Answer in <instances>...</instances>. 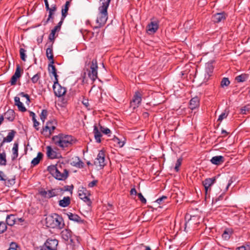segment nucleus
<instances>
[{
  "label": "nucleus",
  "mask_w": 250,
  "mask_h": 250,
  "mask_svg": "<svg viewBox=\"0 0 250 250\" xmlns=\"http://www.w3.org/2000/svg\"><path fill=\"white\" fill-rule=\"evenodd\" d=\"M110 1L111 0H100L101 5L98 8L99 13L96 20L98 25L93 28L94 30L101 28L106 23L108 18L107 9Z\"/></svg>",
  "instance_id": "obj_1"
},
{
  "label": "nucleus",
  "mask_w": 250,
  "mask_h": 250,
  "mask_svg": "<svg viewBox=\"0 0 250 250\" xmlns=\"http://www.w3.org/2000/svg\"><path fill=\"white\" fill-rule=\"evenodd\" d=\"M52 141L58 146L64 148L70 146L76 142V140L71 135L60 133L52 137Z\"/></svg>",
  "instance_id": "obj_2"
},
{
  "label": "nucleus",
  "mask_w": 250,
  "mask_h": 250,
  "mask_svg": "<svg viewBox=\"0 0 250 250\" xmlns=\"http://www.w3.org/2000/svg\"><path fill=\"white\" fill-rule=\"evenodd\" d=\"M46 223L53 229H61L65 224L62 216L58 213H53L46 218Z\"/></svg>",
  "instance_id": "obj_3"
},
{
  "label": "nucleus",
  "mask_w": 250,
  "mask_h": 250,
  "mask_svg": "<svg viewBox=\"0 0 250 250\" xmlns=\"http://www.w3.org/2000/svg\"><path fill=\"white\" fill-rule=\"evenodd\" d=\"M185 220L184 230L186 232H188V229H195L200 223L199 217L198 215L191 216L189 214H186Z\"/></svg>",
  "instance_id": "obj_4"
},
{
  "label": "nucleus",
  "mask_w": 250,
  "mask_h": 250,
  "mask_svg": "<svg viewBox=\"0 0 250 250\" xmlns=\"http://www.w3.org/2000/svg\"><path fill=\"white\" fill-rule=\"evenodd\" d=\"M85 66L90 65V70L88 71V76L89 78L94 82L98 78V63L96 59H93L91 61L87 60L85 62Z\"/></svg>",
  "instance_id": "obj_5"
},
{
  "label": "nucleus",
  "mask_w": 250,
  "mask_h": 250,
  "mask_svg": "<svg viewBox=\"0 0 250 250\" xmlns=\"http://www.w3.org/2000/svg\"><path fill=\"white\" fill-rule=\"evenodd\" d=\"M44 3H45V9L46 11H49V15L47 19V20L45 21H42L43 24L44 25H45L49 21H51V22H53L54 20V15L55 13V12L57 9V6L55 2L52 3L51 4V7L49 6V2L48 0H43ZM54 1H56V0H53Z\"/></svg>",
  "instance_id": "obj_6"
},
{
  "label": "nucleus",
  "mask_w": 250,
  "mask_h": 250,
  "mask_svg": "<svg viewBox=\"0 0 250 250\" xmlns=\"http://www.w3.org/2000/svg\"><path fill=\"white\" fill-rule=\"evenodd\" d=\"M216 180V177L214 176L212 178H206L202 181V185L205 188L206 198L207 197V196L209 197L211 187L215 183Z\"/></svg>",
  "instance_id": "obj_7"
},
{
  "label": "nucleus",
  "mask_w": 250,
  "mask_h": 250,
  "mask_svg": "<svg viewBox=\"0 0 250 250\" xmlns=\"http://www.w3.org/2000/svg\"><path fill=\"white\" fill-rule=\"evenodd\" d=\"M58 188H51L47 191L45 190L44 188H41L39 189V194L42 197L44 198L50 199L59 195Z\"/></svg>",
  "instance_id": "obj_8"
},
{
  "label": "nucleus",
  "mask_w": 250,
  "mask_h": 250,
  "mask_svg": "<svg viewBox=\"0 0 250 250\" xmlns=\"http://www.w3.org/2000/svg\"><path fill=\"white\" fill-rule=\"evenodd\" d=\"M58 245V241L57 239H48L41 249H45L46 250H57Z\"/></svg>",
  "instance_id": "obj_9"
},
{
  "label": "nucleus",
  "mask_w": 250,
  "mask_h": 250,
  "mask_svg": "<svg viewBox=\"0 0 250 250\" xmlns=\"http://www.w3.org/2000/svg\"><path fill=\"white\" fill-rule=\"evenodd\" d=\"M59 167L61 169H62L61 165H59V167L57 169V170L56 172V173L54 176V177L58 180H65L67 178L68 176V170L67 169L64 168L63 169V172H61L59 169Z\"/></svg>",
  "instance_id": "obj_10"
},
{
  "label": "nucleus",
  "mask_w": 250,
  "mask_h": 250,
  "mask_svg": "<svg viewBox=\"0 0 250 250\" xmlns=\"http://www.w3.org/2000/svg\"><path fill=\"white\" fill-rule=\"evenodd\" d=\"M142 96L143 94L142 92L139 91H137L135 92L132 100L130 102V104L132 106H133V108L138 107L142 101Z\"/></svg>",
  "instance_id": "obj_11"
},
{
  "label": "nucleus",
  "mask_w": 250,
  "mask_h": 250,
  "mask_svg": "<svg viewBox=\"0 0 250 250\" xmlns=\"http://www.w3.org/2000/svg\"><path fill=\"white\" fill-rule=\"evenodd\" d=\"M105 161V154L104 151L103 150H101L99 151L97 157L96 159V161L94 162V164L100 167L101 168H103L105 164L104 163Z\"/></svg>",
  "instance_id": "obj_12"
},
{
  "label": "nucleus",
  "mask_w": 250,
  "mask_h": 250,
  "mask_svg": "<svg viewBox=\"0 0 250 250\" xmlns=\"http://www.w3.org/2000/svg\"><path fill=\"white\" fill-rule=\"evenodd\" d=\"M16 133L17 132L15 130H10L8 135L6 137H3L2 135L0 133V136H1L0 140L3 138L2 141L0 143V148L3 146L5 143H10L12 142Z\"/></svg>",
  "instance_id": "obj_13"
},
{
  "label": "nucleus",
  "mask_w": 250,
  "mask_h": 250,
  "mask_svg": "<svg viewBox=\"0 0 250 250\" xmlns=\"http://www.w3.org/2000/svg\"><path fill=\"white\" fill-rule=\"evenodd\" d=\"M23 70L21 69L19 64L16 65V71L14 74L12 76L10 80V83L11 85H14L16 84L17 80L21 77V73Z\"/></svg>",
  "instance_id": "obj_14"
},
{
  "label": "nucleus",
  "mask_w": 250,
  "mask_h": 250,
  "mask_svg": "<svg viewBox=\"0 0 250 250\" xmlns=\"http://www.w3.org/2000/svg\"><path fill=\"white\" fill-rule=\"evenodd\" d=\"M214 67L212 63H207L205 65V79L204 80L207 82L210 76H212Z\"/></svg>",
  "instance_id": "obj_15"
},
{
  "label": "nucleus",
  "mask_w": 250,
  "mask_h": 250,
  "mask_svg": "<svg viewBox=\"0 0 250 250\" xmlns=\"http://www.w3.org/2000/svg\"><path fill=\"white\" fill-rule=\"evenodd\" d=\"M159 28V25L156 21H151L150 23L148 24L146 27V32L148 34H153L155 33Z\"/></svg>",
  "instance_id": "obj_16"
},
{
  "label": "nucleus",
  "mask_w": 250,
  "mask_h": 250,
  "mask_svg": "<svg viewBox=\"0 0 250 250\" xmlns=\"http://www.w3.org/2000/svg\"><path fill=\"white\" fill-rule=\"evenodd\" d=\"M0 181H4L7 186H12L15 183V179H8L3 171H0Z\"/></svg>",
  "instance_id": "obj_17"
},
{
  "label": "nucleus",
  "mask_w": 250,
  "mask_h": 250,
  "mask_svg": "<svg viewBox=\"0 0 250 250\" xmlns=\"http://www.w3.org/2000/svg\"><path fill=\"white\" fill-rule=\"evenodd\" d=\"M62 238L65 241L73 243V239H72V232L70 229H65L63 230L61 233Z\"/></svg>",
  "instance_id": "obj_18"
},
{
  "label": "nucleus",
  "mask_w": 250,
  "mask_h": 250,
  "mask_svg": "<svg viewBox=\"0 0 250 250\" xmlns=\"http://www.w3.org/2000/svg\"><path fill=\"white\" fill-rule=\"evenodd\" d=\"M69 219L79 224H84L85 221L82 219L80 216L76 214H73L71 212L66 213Z\"/></svg>",
  "instance_id": "obj_19"
},
{
  "label": "nucleus",
  "mask_w": 250,
  "mask_h": 250,
  "mask_svg": "<svg viewBox=\"0 0 250 250\" xmlns=\"http://www.w3.org/2000/svg\"><path fill=\"white\" fill-rule=\"evenodd\" d=\"M55 96L61 97L66 92V88L62 86L59 83V85H57L56 87H55L54 89H53Z\"/></svg>",
  "instance_id": "obj_20"
},
{
  "label": "nucleus",
  "mask_w": 250,
  "mask_h": 250,
  "mask_svg": "<svg viewBox=\"0 0 250 250\" xmlns=\"http://www.w3.org/2000/svg\"><path fill=\"white\" fill-rule=\"evenodd\" d=\"M226 18V15L224 12L218 13L213 15L212 21L215 23H219L224 21Z\"/></svg>",
  "instance_id": "obj_21"
},
{
  "label": "nucleus",
  "mask_w": 250,
  "mask_h": 250,
  "mask_svg": "<svg viewBox=\"0 0 250 250\" xmlns=\"http://www.w3.org/2000/svg\"><path fill=\"white\" fill-rule=\"evenodd\" d=\"M3 116L4 118L9 122H13L15 118V112L14 110L9 109Z\"/></svg>",
  "instance_id": "obj_22"
},
{
  "label": "nucleus",
  "mask_w": 250,
  "mask_h": 250,
  "mask_svg": "<svg viewBox=\"0 0 250 250\" xmlns=\"http://www.w3.org/2000/svg\"><path fill=\"white\" fill-rule=\"evenodd\" d=\"M225 162V158L223 156H215L213 157L210 162L215 165L219 166Z\"/></svg>",
  "instance_id": "obj_23"
},
{
  "label": "nucleus",
  "mask_w": 250,
  "mask_h": 250,
  "mask_svg": "<svg viewBox=\"0 0 250 250\" xmlns=\"http://www.w3.org/2000/svg\"><path fill=\"white\" fill-rule=\"evenodd\" d=\"M199 104L200 100L199 98L197 97H195L190 100L189 102V107L191 110H193L198 107Z\"/></svg>",
  "instance_id": "obj_24"
},
{
  "label": "nucleus",
  "mask_w": 250,
  "mask_h": 250,
  "mask_svg": "<svg viewBox=\"0 0 250 250\" xmlns=\"http://www.w3.org/2000/svg\"><path fill=\"white\" fill-rule=\"evenodd\" d=\"M93 133L96 142L100 143L101 142V138L102 136V132L99 130L98 126L96 125H94Z\"/></svg>",
  "instance_id": "obj_25"
},
{
  "label": "nucleus",
  "mask_w": 250,
  "mask_h": 250,
  "mask_svg": "<svg viewBox=\"0 0 250 250\" xmlns=\"http://www.w3.org/2000/svg\"><path fill=\"white\" fill-rule=\"evenodd\" d=\"M53 43L49 44L46 50V56L49 61H54L53 53Z\"/></svg>",
  "instance_id": "obj_26"
},
{
  "label": "nucleus",
  "mask_w": 250,
  "mask_h": 250,
  "mask_svg": "<svg viewBox=\"0 0 250 250\" xmlns=\"http://www.w3.org/2000/svg\"><path fill=\"white\" fill-rule=\"evenodd\" d=\"M46 151L47 156L49 158L54 159L58 158L57 152L53 150L51 146H47L46 147Z\"/></svg>",
  "instance_id": "obj_27"
},
{
  "label": "nucleus",
  "mask_w": 250,
  "mask_h": 250,
  "mask_svg": "<svg viewBox=\"0 0 250 250\" xmlns=\"http://www.w3.org/2000/svg\"><path fill=\"white\" fill-rule=\"evenodd\" d=\"M14 101L15 104L17 106L19 111L21 112H25L27 110L23 104L20 101V99L19 97H15L14 98Z\"/></svg>",
  "instance_id": "obj_28"
},
{
  "label": "nucleus",
  "mask_w": 250,
  "mask_h": 250,
  "mask_svg": "<svg viewBox=\"0 0 250 250\" xmlns=\"http://www.w3.org/2000/svg\"><path fill=\"white\" fill-rule=\"evenodd\" d=\"M18 148H19V143L18 142H15L13 147L12 148V160L14 161L16 160L18 157Z\"/></svg>",
  "instance_id": "obj_29"
},
{
  "label": "nucleus",
  "mask_w": 250,
  "mask_h": 250,
  "mask_svg": "<svg viewBox=\"0 0 250 250\" xmlns=\"http://www.w3.org/2000/svg\"><path fill=\"white\" fill-rule=\"evenodd\" d=\"M70 2L66 1L64 5L62 7V19H64L68 14V11L70 6Z\"/></svg>",
  "instance_id": "obj_30"
},
{
  "label": "nucleus",
  "mask_w": 250,
  "mask_h": 250,
  "mask_svg": "<svg viewBox=\"0 0 250 250\" xmlns=\"http://www.w3.org/2000/svg\"><path fill=\"white\" fill-rule=\"evenodd\" d=\"M70 204V198L69 196L64 197L62 200L59 201L60 207L65 208L68 207Z\"/></svg>",
  "instance_id": "obj_31"
},
{
  "label": "nucleus",
  "mask_w": 250,
  "mask_h": 250,
  "mask_svg": "<svg viewBox=\"0 0 250 250\" xmlns=\"http://www.w3.org/2000/svg\"><path fill=\"white\" fill-rule=\"evenodd\" d=\"M6 224L10 226H13L16 222V218L14 215H8L6 218Z\"/></svg>",
  "instance_id": "obj_32"
},
{
  "label": "nucleus",
  "mask_w": 250,
  "mask_h": 250,
  "mask_svg": "<svg viewBox=\"0 0 250 250\" xmlns=\"http://www.w3.org/2000/svg\"><path fill=\"white\" fill-rule=\"evenodd\" d=\"M49 124H46V125L42 127L41 133L42 134L44 135L46 137H50L52 134V132L50 131V128L48 126Z\"/></svg>",
  "instance_id": "obj_33"
},
{
  "label": "nucleus",
  "mask_w": 250,
  "mask_h": 250,
  "mask_svg": "<svg viewBox=\"0 0 250 250\" xmlns=\"http://www.w3.org/2000/svg\"><path fill=\"white\" fill-rule=\"evenodd\" d=\"M43 154L42 152H38L36 157L34 158L31 161V164L33 166L38 165L40 161L42 159Z\"/></svg>",
  "instance_id": "obj_34"
},
{
  "label": "nucleus",
  "mask_w": 250,
  "mask_h": 250,
  "mask_svg": "<svg viewBox=\"0 0 250 250\" xmlns=\"http://www.w3.org/2000/svg\"><path fill=\"white\" fill-rule=\"evenodd\" d=\"M29 116L32 117V119L33 122V126L35 128L36 130H39V127L38 126L40 125V123L37 121L36 119L35 113L32 111H29Z\"/></svg>",
  "instance_id": "obj_35"
},
{
  "label": "nucleus",
  "mask_w": 250,
  "mask_h": 250,
  "mask_svg": "<svg viewBox=\"0 0 250 250\" xmlns=\"http://www.w3.org/2000/svg\"><path fill=\"white\" fill-rule=\"evenodd\" d=\"M248 78H249V75L244 73V74H242L240 75L236 76L235 77V80L238 83H242V82H244L246 81H247Z\"/></svg>",
  "instance_id": "obj_36"
},
{
  "label": "nucleus",
  "mask_w": 250,
  "mask_h": 250,
  "mask_svg": "<svg viewBox=\"0 0 250 250\" xmlns=\"http://www.w3.org/2000/svg\"><path fill=\"white\" fill-rule=\"evenodd\" d=\"M232 233V231L231 229H226L222 235V237L224 240H228L229 239Z\"/></svg>",
  "instance_id": "obj_37"
},
{
  "label": "nucleus",
  "mask_w": 250,
  "mask_h": 250,
  "mask_svg": "<svg viewBox=\"0 0 250 250\" xmlns=\"http://www.w3.org/2000/svg\"><path fill=\"white\" fill-rule=\"evenodd\" d=\"M54 61H51L49 62L48 66V70L49 74H53L57 72V69L54 65Z\"/></svg>",
  "instance_id": "obj_38"
},
{
  "label": "nucleus",
  "mask_w": 250,
  "mask_h": 250,
  "mask_svg": "<svg viewBox=\"0 0 250 250\" xmlns=\"http://www.w3.org/2000/svg\"><path fill=\"white\" fill-rule=\"evenodd\" d=\"M58 165H50L47 167V170L54 177L59 167Z\"/></svg>",
  "instance_id": "obj_39"
},
{
  "label": "nucleus",
  "mask_w": 250,
  "mask_h": 250,
  "mask_svg": "<svg viewBox=\"0 0 250 250\" xmlns=\"http://www.w3.org/2000/svg\"><path fill=\"white\" fill-rule=\"evenodd\" d=\"M112 141L115 142L116 144V146L119 147H123L125 143V141H121L120 139L116 137L115 136H114L113 138L112 139Z\"/></svg>",
  "instance_id": "obj_40"
},
{
  "label": "nucleus",
  "mask_w": 250,
  "mask_h": 250,
  "mask_svg": "<svg viewBox=\"0 0 250 250\" xmlns=\"http://www.w3.org/2000/svg\"><path fill=\"white\" fill-rule=\"evenodd\" d=\"M6 153L3 152L0 153V165L6 166Z\"/></svg>",
  "instance_id": "obj_41"
},
{
  "label": "nucleus",
  "mask_w": 250,
  "mask_h": 250,
  "mask_svg": "<svg viewBox=\"0 0 250 250\" xmlns=\"http://www.w3.org/2000/svg\"><path fill=\"white\" fill-rule=\"evenodd\" d=\"M73 188L74 186L71 185V186H65L63 188H59V189L60 191H69L72 194Z\"/></svg>",
  "instance_id": "obj_42"
},
{
  "label": "nucleus",
  "mask_w": 250,
  "mask_h": 250,
  "mask_svg": "<svg viewBox=\"0 0 250 250\" xmlns=\"http://www.w3.org/2000/svg\"><path fill=\"white\" fill-rule=\"evenodd\" d=\"M229 110L228 109H226L219 116L218 121L221 122L224 119H226L228 116Z\"/></svg>",
  "instance_id": "obj_43"
},
{
  "label": "nucleus",
  "mask_w": 250,
  "mask_h": 250,
  "mask_svg": "<svg viewBox=\"0 0 250 250\" xmlns=\"http://www.w3.org/2000/svg\"><path fill=\"white\" fill-rule=\"evenodd\" d=\"M78 161L77 162H73L72 163H71V165L75 167L82 168H83L84 167V163L80 159L79 157H78Z\"/></svg>",
  "instance_id": "obj_44"
},
{
  "label": "nucleus",
  "mask_w": 250,
  "mask_h": 250,
  "mask_svg": "<svg viewBox=\"0 0 250 250\" xmlns=\"http://www.w3.org/2000/svg\"><path fill=\"white\" fill-rule=\"evenodd\" d=\"M48 115V111L47 109H42L40 114V119L43 123L44 122Z\"/></svg>",
  "instance_id": "obj_45"
},
{
  "label": "nucleus",
  "mask_w": 250,
  "mask_h": 250,
  "mask_svg": "<svg viewBox=\"0 0 250 250\" xmlns=\"http://www.w3.org/2000/svg\"><path fill=\"white\" fill-rule=\"evenodd\" d=\"M100 126V129L101 131L106 135H108L109 136H110V134L111 133L110 130L106 127H104V126H102L100 124H99Z\"/></svg>",
  "instance_id": "obj_46"
},
{
  "label": "nucleus",
  "mask_w": 250,
  "mask_h": 250,
  "mask_svg": "<svg viewBox=\"0 0 250 250\" xmlns=\"http://www.w3.org/2000/svg\"><path fill=\"white\" fill-rule=\"evenodd\" d=\"M230 84V81L229 80V78L224 77L223 78L221 82V86L222 87H224L225 86H228Z\"/></svg>",
  "instance_id": "obj_47"
},
{
  "label": "nucleus",
  "mask_w": 250,
  "mask_h": 250,
  "mask_svg": "<svg viewBox=\"0 0 250 250\" xmlns=\"http://www.w3.org/2000/svg\"><path fill=\"white\" fill-rule=\"evenodd\" d=\"M7 250H21V248L16 243L11 242Z\"/></svg>",
  "instance_id": "obj_48"
},
{
  "label": "nucleus",
  "mask_w": 250,
  "mask_h": 250,
  "mask_svg": "<svg viewBox=\"0 0 250 250\" xmlns=\"http://www.w3.org/2000/svg\"><path fill=\"white\" fill-rule=\"evenodd\" d=\"M25 52H26V50L24 48H21L20 49V57H21V60H22L23 61H25L26 60V55L25 54Z\"/></svg>",
  "instance_id": "obj_49"
},
{
  "label": "nucleus",
  "mask_w": 250,
  "mask_h": 250,
  "mask_svg": "<svg viewBox=\"0 0 250 250\" xmlns=\"http://www.w3.org/2000/svg\"><path fill=\"white\" fill-rule=\"evenodd\" d=\"M7 225L3 221L0 222V234L3 233L7 229Z\"/></svg>",
  "instance_id": "obj_50"
},
{
  "label": "nucleus",
  "mask_w": 250,
  "mask_h": 250,
  "mask_svg": "<svg viewBox=\"0 0 250 250\" xmlns=\"http://www.w3.org/2000/svg\"><path fill=\"white\" fill-rule=\"evenodd\" d=\"M225 191H226L222 192L221 194L218 197L213 198L212 202L216 203L218 201L222 200L224 199V197L225 194Z\"/></svg>",
  "instance_id": "obj_51"
},
{
  "label": "nucleus",
  "mask_w": 250,
  "mask_h": 250,
  "mask_svg": "<svg viewBox=\"0 0 250 250\" xmlns=\"http://www.w3.org/2000/svg\"><path fill=\"white\" fill-rule=\"evenodd\" d=\"M56 32H57V31H56V30H55L54 29H53L51 30V33L49 34V37H48V39L53 43H54V41H55V33H56Z\"/></svg>",
  "instance_id": "obj_52"
},
{
  "label": "nucleus",
  "mask_w": 250,
  "mask_h": 250,
  "mask_svg": "<svg viewBox=\"0 0 250 250\" xmlns=\"http://www.w3.org/2000/svg\"><path fill=\"white\" fill-rule=\"evenodd\" d=\"M183 159L182 158H179L176 161L174 169L175 171L178 172L179 170V167L181 166Z\"/></svg>",
  "instance_id": "obj_53"
},
{
  "label": "nucleus",
  "mask_w": 250,
  "mask_h": 250,
  "mask_svg": "<svg viewBox=\"0 0 250 250\" xmlns=\"http://www.w3.org/2000/svg\"><path fill=\"white\" fill-rule=\"evenodd\" d=\"M167 199V197L165 195H163L162 196L158 198L155 201V202L159 204H161L165 203V200Z\"/></svg>",
  "instance_id": "obj_54"
},
{
  "label": "nucleus",
  "mask_w": 250,
  "mask_h": 250,
  "mask_svg": "<svg viewBox=\"0 0 250 250\" xmlns=\"http://www.w3.org/2000/svg\"><path fill=\"white\" fill-rule=\"evenodd\" d=\"M41 77V74L40 73H38L34 75L33 77L31 78V81L33 83H37Z\"/></svg>",
  "instance_id": "obj_55"
},
{
  "label": "nucleus",
  "mask_w": 250,
  "mask_h": 250,
  "mask_svg": "<svg viewBox=\"0 0 250 250\" xmlns=\"http://www.w3.org/2000/svg\"><path fill=\"white\" fill-rule=\"evenodd\" d=\"M82 103L86 108H87L88 109H90V106L88 102V100L87 99H86L84 97H83Z\"/></svg>",
  "instance_id": "obj_56"
},
{
  "label": "nucleus",
  "mask_w": 250,
  "mask_h": 250,
  "mask_svg": "<svg viewBox=\"0 0 250 250\" xmlns=\"http://www.w3.org/2000/svg\"><path fill=\"white\" fill-rule=\"evenodd\" d=\"M81 199L83 200L89 207H91L92 202L87 195L83 197V199Z\"/></svg>",
  "instance_id": "obj_57"
},
{
  "label": "nucleus",
  "mask_w": 250,
  "mask_h": 250,
  "mask_svg": "<svg viewBox=\"0 0 250 250\" xmlns=\"http://www.w3.org/2000/svg\"><path fill=\"white\" fill-rule=\"evenodd\" d=\"M52 75L55 78V80L54 81V84L53 85V89H54L55 87H56L57 85H59L58 75H57V72Z\"/></svg>",
  "instance_id": "obj_58"
},
{
  "label": "nucleus",
  "mask_w": 250,
  "mask_h": 250,
  "mask_svg": "<svg viewBox=\"0 0 250 250\" xmlns=\"http://www.w3.org/2000/svg\"><path fill=\"white\" fill-rule=\"evenodd\" d=\"M64 19H62V18H61V21L59 22L57 25L55 26V27L53 28L55 30L57 31H59L61 29V26L63 22Z\"/></svg>",
  "instance_id": "obj_59"
},
{
  "label": "nucleus",
  "mask_w": 250,
  "mask_h": 250,
  "mask_svg": "<svg viewBox=\"0 0 250 250\" xmlns=\"http://www.w3.org/2000/svg\"><path fill=\"white\" fill-rule=\"evenodd\" d=\"M85 191H87L86 188H84V190H79V197L80 199H83V197H84L85 196L87 195V193Z\"/></svg>",
  "instance_id": "obj_60"
},
{
  "label": "nucleus",
  "mask_w": 250,
  "mask_h": 250,
  "mask_svg": "<svg viewBox=\"0 0 250 250\" xmlns=\"http://www.w3.org/2000/svg\"><path fill=\"white\" fill-rule=\"evenodd\" d=\"M138 198L140 201L144 204H146V200L144 197L141 193H139L137 194Z\"/></svg>",
  "instance_id": "obj_61"
},
{
  "label": "nucleus",
  "mask_w": 250,
  "mask_h": 250,
  "mask_svg": "<svg viewBox=\"0 0 250 250\" xmlns=\"http://www.w3.org/2000/svg\"><path fill=\"white\" fill-rule=\"evenodd\" d=\"M98 182V180H93L88 184V187L89 188H93L94 186H96Z\"/></svg>",
  "instance_id": "obj_62"
},
{
  "label": "nucleus",
  "mask_w": 250,
  "mask_h": 250,
  "mask_svg": "<svg viewBox=\"0 0 250 250\" xmlns=\"http://www.w3.org/2000/svg\"><path fill=\"white\" fill-rule=\"evenodd\" d=\"M46 124H49V126L51 127V126L53 125H57V122L55 120H51V121H48L46 122Z\"/></svg>",
  "instance_id": "obj_63"
},
{
  "label": "nucleus",
  "mask_w": 250,
  "mask_h": 250,
  "mask_svg": "<svg viewBox=\"0 0 250 250\" xmlns=\"http://www.w3.org/2000/svg\"><path fill=\"white\" fill-rule=\"evenodd\" d=\"M236 250H250V248L247 249L244 246H242L237 248Z\"/></svg>",
  "instance_id": "obj_64"
}]
</instances>
